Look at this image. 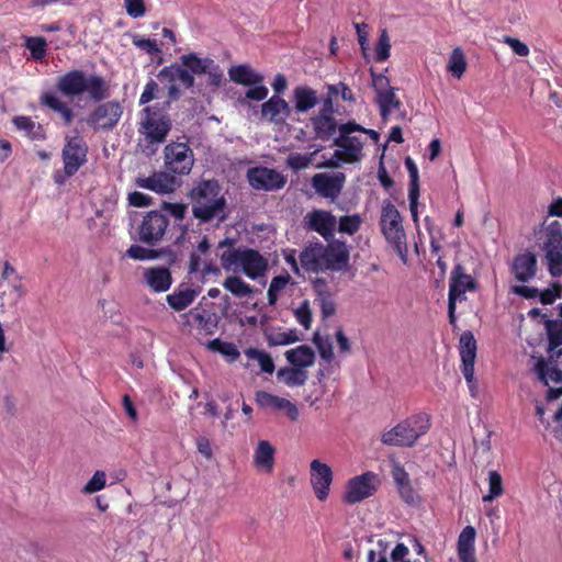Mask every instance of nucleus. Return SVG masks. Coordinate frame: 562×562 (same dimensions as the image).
I'll use <instances>...</instances> for the list:
<instances>
[{"instance_id":"nucleus-1","label":"nucleus","mask_w":562,"mask_h":562,"mask_svg":"<svg viewBox=\"0 0 562 562\" xmlns=\"http://www.w3.org/2000/svg\"><path fill=\"white\" fill-rule=\"evenodd\" d=\"M56 89L69 99L88 93L90 100L99 103L86 119L87 124L95 131L114 130L123 115L124 109L120 101L102 102L110 97L111 86L100 75L72 69L57 77Z\"/></svg>"},{"instance_id":"nucleus-2","label":"nucleus","mask_w":562,"mask_h":562,"mask_svg":"<svg viewBox=\"0 0 562 562\" xmlns=\"http://www.w3.org/2000/svg\"><path fill=\"white\" fill-rule=\"evenodd\" d=\"M180 64L173 63L159 70L157 77L161 82H167L168 99L165 106L181 98V90L176 81H179L184 89H191L195 85V76L206 75V86L213 89L218 88L224 80V74L220 65L210 57H199L196 53H189L180 56Z\"/></svg>"},{"instance_id":"nucleus-3","label":"nucleus","mask_w":562,"mask_h":562,"mask_svg":"<svg viewBox=\"0 0 562 562\" xmlns=\"http://www.w3.org/2000/svg\"><path fill=\"white\" fill-rule=\"evenodd\" d=\"M188 198L193 216L201 223H209L215 218L224 222L228 216L226 199L214 178H201V181L189 191Z\"/></svg>"},{"instance_id":"nucleus-4","label":"nucleus","mask_w":562,"mask_h":562,"mask_svg":"<svg viewBox=\"0 0 562 562\" xmlns=\"http://www.w3.org/2000/svg\"><path fill=\"white\" fill-rule=\"evenodd\" d=\"M380 227L386 243L398 255L401 260L406 263L408 247L403 217L396 206L390 201H385L382 205Z\"/></svg>"},{"instance_id":"nucleus-5","label":"nucleus","mask_w":562,"mask_h":562,"mask_svg":"<svg viewBox=\"0 0 562 562\" xmlns=\"http://www.w3.org/2000/svg\"><path fill=\"white\" fill-rule=\"evenodd\" d=\"M430 416L426 413L414 414L395 427L385 431L381 441L387 446L412 447L430 428Z\"/></svg>"},{"instance_id":"nucleus-6","label":"nucleus","mask_w":562,"mask_h":562,"mask_svg":"<svg viewBox=\"0 0 562 562\" xmlns=\"http://www.w3.org/2000/svg\"><path fill=\"white\" fill-rule=\"evenodd\" d=\"M220 259L224 270L229 271L233 266L238 265L244 274L251 280L263 277L268 270L267 259L252 248H229L221 255Z\"/></svg>"},{"instance_id":"nucleus-7","label":"nucleus","mask_w":562,"mask_h":562,"mask_svg":"<svg viewBox=\"0 0 562 562\" xmlns=\"http://www.w3.org/2000/svg\"><path fill=\"white\" fill-rule=\"evenodd\" d=\"M139 132L149 144L164 143L171 131L172 121L158 105H147L140 112Z\"/></svg>"},{"instance_id":"nucleus-8","label":"nucleus","mask_w":562,"mask_h":562,"mask_svg":"<svg viewBox=\"0 0 562 562\" xmlns=\"http://www.w3.org/2000/svg\"><path fill=\"white\" fill-rule=\"evenodd\" d=\"M168 225L169 220L161 212H147L135 227L134 239L148 246H156L162 240Z\"/></svg>"},{"instance_id":"nucleus-9","label":"nucleus","mask_w":562,"mask_h":562,"mask_svg":"<svg viewBox=\"0 0 562 562\" xmlns=\"http://www.w3.org/2000/svg\"><path fill=\"white\" fill-rule=\"evenodd\" d=\"M548 270L553 277L562 274V225L551 222L544 231L542 243Z\"/></svg>"},{"instance_id":"nucleus-10","label":"nucleus","mask_w":562,"mask_h":562,"mask_svg":"<svg viewBox=\"0 0 562 562\" xmlns=\"http://www.w3.org/2000/svg\"><path fill=\"white\" fill-rule=\"evenodd\" d=\"M167 172L173 176H188L194 164L192 149L186 143L172 142L164 149Z\"/></svg>"},{"instance_id":"nucleus-11","label":"nucleus","mask_w":562,"mask_h":562,"mask_svg":"<svg viewBox=\"0 0 562 562\" xmlns=\"http://www.w3.org/2000/svg\"><path fill=\"white\" fill-rule=\"evenodd\" d=\"M366 128L357 124L355 121H349L339 126V135L334 139V145L341 150H336L335 156L344 159L345 161L357 160L362 150V142L355 135V132H364Z\"/></svg>"},{"instance_id":"nucleus-12","label":"nucleus","mask_w":562,"mask_h":562,"mask_svg":"<svg viewBox=\"0 0 562 562\" xmlns=\"http://www.w3.org/2000/svg\"><path fill=\"white\" fill-rule=\"evenodd\" d=\"M460 356L462 361V373L464 375L470 395H479L477 381L474 378V362L476 358L477 345L471 331H464L459 337Z\"/></svg>"},{"instance_id":"nucleus-13","label":"nucleus","mask_w":562,"mask_h":562,"mask_svg":"<svg viewBox=\"0 0 562 562\" xmlns=\"http://www.w3.org/2000/svg\"><path fill=\"white\" fill-rule=\"evenodd\" d=\"M88 145L83 137L75 135L66 138L63 148L64 170L66 176H74L87 162Z\"/></svg>"},{"instance_id":"nucleus-14","label":"nucleus","mask_w":562,"mask_h":562,"mask_svg":"<svg viewBox=\"0 0 562 562\" xmlns=\"http://www.w3.org/2000/svg\"><path fill=\"white\" fill-rule=\"evenodd\" d=\"M375 480L376 474L371 471L350 479L347 483L344 502L352 505L372 496L376 491Z\"/></svg>"},{"instance_id":"nucleus-15","label":"nucleus","mask_w":562,"mask_h":562,"mask_svg":"<svg viewBox=\"0 0 562 562\" xmlns=\"http://www.w3.org/2000/svg\"><path fill=\"white\" fill-rule=\"evenodd\" d=\"M311 484L318 501L327 499L333 483L331 468L318 459L310 464Z\"/></svg>"},{"instance_id":"nucleus-16","label":"nucleus","mask_w":562,"mask_h":562,"mask_svg":"<svg viewBox=\"0 0 562 562\" xmlns=\"http://www.w3.org/2000/svg\"><path fill=\"white\" fill-rule=\"evenodd\" d=\"M305 228L318 233L326 241L334 238L336 217L325 210H313L304 217Z\"/></svg>"},{"instance_id":"nucleus-17","label":"nucleus","mask_w":562,"mask_h":562,"mask_svg":"<svg viewBox=\"0 0 562 562\" xmlns=\"http://www.w3.org/2000/svg\"><path fill=\"white\" fill-rule=\"evenodd\" d=\"M324 271H340L349 263V250L345 241L330 239L323 245Z\"/></svg>"},{"instance_id":"nucleus-18","label":"nucleus","mask_w":562,"mask_h":562,"mask_svg":"<svg viewBox=\"0 0 562 562\" xmlns=\"http://www.w3.org/2000/svg\"><path fill=\"white\" fill-rule=\"evenodd\" d=\"M255 402L258 407L262 409L284 412L285 415L293 422L299 418L300 413L297 406L284 397L273 395L266 391H258L255 395Z\"/></svg>"},{"instance_id":"nucleus-19","label":"nucleus","mask_w":562,"mask_h":562,"mask_svg":"<svg viewBox=\"0 0 562 562\" xmlns=\"http://www.w3.org/2000/svg\"><path fill=\"white\" fill-rule=\"evenodd\" d=\"M549 358L547 361L540 360L537 363V370L540 379L546 383L562 381V348L549 349Z\"/></svg>"},{"instance_id":"nucleus-20","label":"nucleus","mask_w":562,"mask_h":562,"mask_svg":"<svg viewBox=\"0 0 562 562\" xmlns=\"http://www.w3.org/2000/svg\"><path fill=\"white\" fill-rule=\"evenodd\" d=\"M144 282L151 292L161 293L170 289L172 276L167 267H150L144 270Z\"/></svg>"},{"instance_id":"nucleus-21","label":"nucleus","mask_w":562,"mask_h":562,"mask_svg":"<svg viewBox=\"0 0 562 562\" xmlns=\"http://www.w3.org/2000/svg\"><path fill=\"white\" fill-rule=\"evenodd\" d=\"M291 114L288 101L280 95H272L261 105V117L272 123H283Z\"/></svg>"},{"instance_id":"nucleus-22","label":"nucleus","mask_w":562,"mask_h":562,"mask_svg":"<svg viewBox=\"0 0 562 562\" xmlns=\"http://www.w3.org/2000/svg\"><path fill=\"white\" fill-rule=\"evenodd\" d=\"M316 139L327 142L333 138L339 126L334 115L317 113L310 119Z\"/></svg>"},{"instance_id":"nucleus-23","label":"nucleus","mask_w":562,"mask_h":562,"mask_svg":"<svg viewBox=\"0 0 562 562\" xmlns=\"http://www.w3.org/2000/svg\"><path fill=\"white\" fill-rule=\"evenodd\" d=\"M515 278L520 282L531 280L537 271V258L532 252H525L515 257L512 266Z\"/></svg>"},{"instance_id":"nucleus-24","label":"nucleus","mask_w":562,"mask_h":562,"mask_svg":"<svg viewBox=\"0 0 562 562\" xmlns=\"http://www.w3.org/2000/svg\"><path fill=\"white\" fill-rule=\"evenodd\" d=\"M300 262L307 272L324 271L323 244L318 241L305 247L300 254Z\"/></svg>"},{"instance_id":"nucleus-25","label":"nucleus","mask_w":562,"mask_h":562,"mask_svg":"<svg viewBox=\"0 0 562 562\" xmlns=\"http://www.w3.org/2000/svg\"><path fill=\"white\" fill-rule=\"evenodd\" d=\"M199 292V289H193L182 283L166 296V301L173 311L181 312L194 302Z\"/></svg>"},{"instance_id":"nucleus-26","label":"nucleus","mask_w":562,"mask_h":562,"mask_svg":"<svg viewBox=\"0 0 562 562\" xmlns=\"http://www.w3.org/2000/svg\"><path fill=\"white\" fill-rule=\"evenodd\" d=\"M476 530L467 526L459 533V562H477L475 550Z\"/></svg>"},{"instance_id":"nucleus-27","label":"nucleus","mask_w":562,"mask_h":562,"mask_svg":"<svg viewBox=\"0 0 562 562\" xmlns=\"http://www.w3.org/2000/svg\"><path fill=\"white\" fill-rule=\"evenodd\" d=\"M319 102L317 91L310 86H297L293 90V104L297 113H307Z\"/></svg>"},{"instance_id":"nucleus-28","label":"nucleus","mask_w":562,"mask_h":562,"mask_svg":"<svg viewBox=\"0 0 562 562\" xmlns=\"http://www.w3.org/2000/svg\"><path fill=\"white\" fill-rule=\"evenodd\" d=\"M181 178H137V186L156 193H172L180 184Z\"/></svg>"},{"instance_id":"nucleus-29","label":"nucleus","mask_w":562,"mask_h":562,"mask_svg":"<svg viewBox=\"0 0 562 562\" xmlns=\"http://www.w3.org/2000/svg\"><path fill=\"white\" fill-rule=\"evenodd\" d=\"M274 447L268 440H260L254 452V462L257 468L267 473L272 472L274 465Z\"/></svg>"},{"instance_id":"nucleus-30","label":"nucleus","mask_w":562,"mask_h":562,"mask_svg":"<svg viewBox=\"0 0 562 562\" xmlns=\"http://www.w3.org/2000/svg\"><path fill=\"white\" fill-rule=\"evenodd\" d=\"M228 75L232 81L243 86L259 85L263 80V77L256 74L247 64L232 66L228 69Z\"/></svg>"},{"instance_id":"nucleus-31","label":"nucleus","mask_w":562,"mask_h":562,"mask_svg":"<svg viewBox=\"0 0 562 562\" xmlns=\"http://www.w3.org/2000/svg\"><path fill=\"white\" fill-rule=\"evenodd\" d=\"M345 179L346 178H312V186L323 198L336 199L344 187Z\"/></svg>"},{"instance_id":"nucleus-32","label":"nucleus","mask_w":562,"mask_h":562,"mask_svg":"<svg viewBox=\"0 0 562 562\" xmlns=\"http://www.w3.org/2000/svg\"><path fill=\"white\" fill-rule=\"evenodd\" d=\"M41 103L52 111L58 113L66 125L71 124L74 120V111L64 101H61L57 95L52 92H45L41 95Z\"/></svg>"},{"instance_id":"nucleus-33","label":"nucleus","mask_w":562,"mask_h":562,"mask_svg":"<svg viewBox=\"0 0 562 562\" xmlns=\"http://www.w3.org/2000/svg\"><path fill=\"white\" fill-rule=\"evenodd\" d=\"M285 358L292 366L305 370V368L311 367L314 363L315 353L311 347L301 345L288 350L285 352Z\"/></svg>"},{"instance_id":"nucleus-34","label":"nucleus","mask_w":562,"mask_h":562,"mask_svg":"<svg viewBox=\"0 0 562 562\" xmlns=\"http://www.w3.org/2000/svg\"><path fill=\"white\" fill-rule=\"evenodd\" d=\"M314 288L317 293L316 301L321 307L322 316L326 318L334 315L336 312V304L331 297V293L329 292L326 282L318 280Z\"/></svg>"},{"instance_id":"nucleus-35","label":"nucleus","mask_w":562,"mask_h":562,"mask_svg":"<svg viewBox=\"0 0 562 562\" xmlns=\"http://www.w3.org/2000/svg\"><path fill=\"white\" fill-rule=\"evenodd\" d=\"M277 375L288 386H302L308 378L306 370L294 366L280 368Z\"/></svg>"},{"instance_id":"nucleus-36","label":"nucleus","mask_w":562,"mask_h":562,"mask_svg":"<svg viewBox=\"0 0 562 562\" xmlns=\"http://www.w3.org/2000/svg\"><path fill=\"white\" fill-rule=\"evenodd\" d=\"M558 318L548 319L546 329L549 339V349H560L562 346V303L558 306Z\"/></svg>"},{"instance_id":"nucleus-37","label":"nucleus","mask_w":562,"mask_h":562,"mask_svg":"<svg viewBox=\"0 0 562 562\" xmlns=\"http://www.w3.org/2000/svg\"><path fill=\"white\" fill-rule=\"evenodd\" d=\"M14 126L24 131L31 139L42 140L45 138V132L41 124H36L30 116H15Z\"/></svg>"},{"instance_id":"nucleus-38","label":"nucleus","mask_w":562,"mask_h":562,"mask_svg":"<svg viewBox=\"0 0 562 562\" xmlns=\"http://www.w3.org/2000/svg\"><path fill=\"white\" fill-rule=\"evenodd\" d=\"M223 286L236 297H246L254 292L252 286L237 276L227 277L223 282Z\"/></svg>"},{"instance_id":"nucleus-39","label":"nucleus","mask_w":562,"mask_h":562,"mask_svg":"<svg viewBox=\"0 0 562 562\" xmlns=\"http://www.w3.org/2000/svg\"><path fill=\"white\" fill-rule=\"evenodd\" d=\"M375 101L379 105L380 115L383 120L387 119L393 109H398L401 106V101L395 95L394 89L378 94Z\"/></svg>"},{"instance_id":"nucleus-40","label":"nucleus","mask_w":562,"mask_h":562,"mask_svg":"<svg viewBox=\"0 0 562 562\" xmlns=\"http://www.w3.org/2000/svg\"><path fill=\"white\" fill-rule=\"evenodd\" d=\"M288 178H248L249 184L255 190L273 191L282 189Z\"/></svg>"},{"instance_id":"nucleus-41","label":"nucleus","mask_w":562,"mask_h":562,"mask_svg":"<svg viewBox=\"0 0 562 562\" xmlns=\"http://www.w3.org/2000/svg\"><path fill=\"white\" fill-rule=\"evenodd\" d=\"M192 318V321L198 325V328L204 330L205 334H212L213 329L216 327V323L213 321V316L202 310L198 311L196 308L191 310L188 314Z\"/></svg>"},{"instance_id":"nucleus-42","label":"nucleus","mask_w":562,"mask_h":562,"mask_svg":"<svg viewBox=\"0 0 562 562\" xmlns=\"http://www.w3.org/2000/svg\"><path fill=\"white\" fill-rule=\"evenodd\" d=\"M290 281L291 276L289 273L277 276L271 280L267 293L269 305H274L277 303L279 294L284 290Z\"/></svg>"},{"instance_id":"nucleus-43","label":"nucleus","mask_w":562,"mask_h":562,"mask_svg":"<svg viewBox=\"0 0 562 562\" xmlns=\"http://www.w3.org/2000/svg\"><path fill=\"white\" fill-rule=\"evenodd\" d=\"M456 303H457V266L450 272L449 295H448V316L452 326L456 325Z\"/></svg>"},{"instance_id":"nucleus-44","label":"nucleus","mask_w":562,"mask_h":562,"mask_svg":"<svg viewBox=\"0 0 562 562\" xmlns=\"http://www.w3.org/2000/svg\"><path fill=\"white\" fill-rule=\"evenodd\" d=\"M504 493L503 479L497 471L488 472V492L483 496V502H492Z\"/></svg>"},{"instance_id":"nucleus-45","label":"nucleus","mask_w":562,"mask_h":562,"mask_svg":"<svg viewBox=\"0 0 562 562\" xmlns=\"http://www.w3.org/2000/svg\"><path fill=\"white\" fill-rule=\"evenodd\" d=\"M247 356L250 359L258 361L261 371L269 373V374L273 373L274 363H273V360L270 355H268L267 352H263L261 350L251 348V349L247 350Z\"/></svg>"},{"instance_id":"nucleus-46","label":"nucleus","mask_w":562,"mask_h":562,"mask_svg":"<svg viewBox=\"0 0 562 562\" xmlns=\"http://www.w3.org/2000/svg\"><path fill=\"white\" fill-rule=\"evenodd\" d=\"M46 40L40 36L29 37L25 43L26 48L35 60H42L46 56Z\"/></svg>"},{"instance_id":"nucleus-47","label":"nucleus","mask_w":562,"mask_h":562,"mask_svg":"<svg viewBox=\"0 0 562 562\" xmlns=\"http://www.w3.org/2000/svg\"><path fill=\"white\" fill-rule=\"evenodd\" d=\"M362 220L359 214L345 215L339 218L338 231L348 235H353L360 228Z\"/></svg>"},{"instance_id":"nucleus-48","label":"nucleus","mask_w":562,"mask_h":562,"mask_svg":"<svg viewBox=\"0 0 562 562\" xmlns=\"http://www.w3.org/2000/svg\"><path fill=\"white\" fill-rule=\"evenodd\" d=\"M125 256L134 260H150L158 257V252L154 249L145 248L140 245H131Z\"/></svg>"},{"instance_id":"nucleus-49","label":"nucleus","mask_w":562,"mask_h":562,"mask_svg":"<svg viewBox=\"0 0 562 562\" xmlns=\"http://www.w3.org/2000/svg\"><path fill=\"white\" fill-rule=\"evenodd\" d=\"M391 43L386 30H382L375 45V60L385 61L390 57Z\"/></svg>"},{"instance_id":"nucleus-50","label":"nucleus","mask_w":562,"mask_h":562,"mask_svg":"<svg viewBox=\"0 0 562 562\" xmlns=\"http://www.w3.org/2000/svg\"><path fill=\"white\" fill-rule=\"evenodd\" d=\"M419 178H411L408 188V200L412 217L414 222L418 220V198H419Z\"/></svg>"},{"instance_id":"nucleus-51","label":"nucleus","mask_w":562,"mask_h":562,"mask_svg":"<svg viewBox=\"0 0 562 562\" xmlns=\"http://www.w3.org/2000/svg\"><path fill=\"white\" fill-rule=\"evenodd\" d=\"M297 340H299V337H297L295 330L280 331V333L271 334L268 337V342L270 346H284V345L294 344Z\"/></svg>"},{"instance_id":"nucleus-52","label":"nucleus","mask_w":562,"mask_h":562,"mask_svg":"<svg viewBox=\"0 0 562 562\" xmlns=\"http://www.w3.org/2000/svg\"><path fill=\"white\" fill-rule=\"evenodd\" d=\"M296 321L305 328L308 329L312 324V311L307 300H304L300 306L294 311Z\"/></svg>"},{"instance_id":"nucleus-53","label":"nucleus","mask_w":562,"mask_h":562,"mask_svg":"<svg viewBox=\"0 0 562 562\" xmlns=\"http://www.w3.org/2000/svg\"><path fill=\"white\" fill-rule=\"evenodd\" d=\"M475 290H476L475 280L471 276L465 274L462 271L461 267L459 266V302H461L462 300L465 299L463 296V294L467 291H475Z\"/></svg>"},{"instance_id":"nucleus-54","label":"nucleus","mask_w":562,"mask_h":562,"mask_svg":"<svg viewBox=\"0 0 562 562\" xmlns=\"http://www.w3.org/2000/svg\"><path fill=\"white\" fill-rule=\"evenodd\" d=\"M132 42L137 48H140L150 55L161 53V49L159 48L155 40L145 38L139 35H134Z\"/></svg>"},{"instance_id":"nucleus-55","label":"nucleus","mask_w":562,"mask_h":562,"mask_svg":"<svg viewBox=\"0 0 562 562\" xmlns=\"http://www.w3.org/2000/svg\"><path fill=\"white\" fill-rule=\"evenodd\" d=\"M106 477L104 472L97 471L93 476L83 486V492L88 494L101 491L105 486Z\"/></svg>"},{"instance_id":"nucleus-56","label":"nucleus","mask_w":562,"mask_h":562,"mask_svg":"<svg viewBox=\"0 0 562 562\" xmlns=\"http://www.w3.org/2000/svg\"><path fill=\"white\" fill-rule=\"evenodd\" d=\"M126 13L133 18L138 19L146 14L145 0H124Z\"/></svg>"},{"instance_id":"nucleus-57","label":"nucleus","mask_w":562,"mask_h":562,"mask_svg":"<svg viewBox=\"0 0 562 562\" xmlns=\"http://www.w3.org/2000/svg\"><path fill=\"white\" fill-rule=\"evenodd\" d=\"M370 72L372 77V86L376 95L383 92H387L389 90H393L386 76L383 74H375L373 69H371Z\"/></svg>"},{"instance_id":"nucleus-58","label":"nucleus","mask_w":562,"mask_h":562,"mask_svg":"<svg viewBox=\"0 0 562 562\" xmlns=\"http://www.w3.org/2000/svg\"><path fill=\"white\" fill-rule=\"evenodd\" d=\"M401 498L408 505H415L419 502V495L414 490L411 482L397 486Z\"/></svg>"},{"instance_id":"nucleus-59","label":"nucleus","mask_w":562,"mask_h":562,"mask_svg":"<svg viewBox=\"0 0 562 562\" xmlns=\"http://www.w3.org/2000/svg\"><path fill=\"white\" fill-rule=\"evenodd\" d=\"M327 90L330 94L337 95L340 93L344 101L353 102L356 100L352 90L342 81L337 85H328Z\"/></svg>"},{"instance_id":"nucleus-60","label":"nucleus","mask_w":562,"mask_h":562,"mask_svg":"<svg viewBox=\"0 0 562 562\" xmlns=\"http://www.w3.org/2000/svg\"><path fill=\"white\" fill-rule=\"evenodd\" d=\"M158 92L159 85L154 79H150L145 85L144 91L139 97V104L143 105L149 103L150 101L157 98Z\"/></svg>"},{"instance_id":"nucleus-61","label":"nucleus","mask_w":562,"mask_h":562,"mask_svg":"<svg viewBox=\"0 0 562 562\" xmlns=\"http://www.w3.org/2000/svg\"><path fill=\"white\" fill-rule=\"evenodd\" d=\"M391 474L396 486L411 482L409 474L406 472L404 467L397 461H392Z\"/></svg>"},{"instance_id":"nucleus-62","label":"nucleus","mask_w":562,"mask_h":562,"mask_svg":"<svg viewBox=\"0 0 562 562\" xmlns=\"http://www.w3.org/2000/svg\"><path fill=\"white\" fill-rule=\"evenodd\" d=\"M503 42L506 43L516 55L521 57L529 55V47L520 40L506 35L503 37Z\"/></svg>"},{"instance_id":"nucleus-63","label":"nucleus","mask_w":562,"mask_h":562,"mask_svg":"<svg viewBox=\"0 0 562 562\" xmlns=\"http://www.w3.org/2000/svg\"><path fill=\"white\" fill-rule=\"evenodd\" d=\"M188 206L183 203H169L164 202L162 210L172 215L176 220H183Z\"/></svg>"},{"instance_id":"nucleus-64","label":"nucleus","mask_w":562,"mask_h":562,"mask_svg":"<svg viewBox=\"0 0 562 562\" xmlns=\"http://www.w3.org/2000/svg\"><path fill=\"white\" fill-rule=\"evenodd\" d=\"M314 342L317 346L321 357L328 362L331 361L334 357L331 342L323 341L318 334L314 336Z\"/></svg>"}]
</instances>
